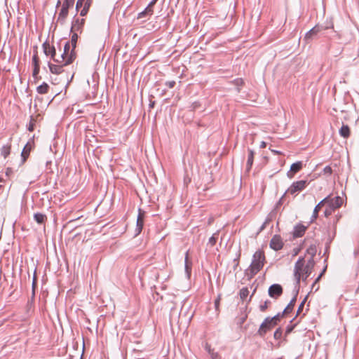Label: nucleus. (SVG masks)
I'll use <instances>...</instances> for the list:
<instances>
[{"label":"nucleus","mask_w":359,"mask_h":359,"mask_svg":"<svg viewBox=\"0 0 359 359\" xmlns=\"http://www.w3.org/2000/svg\"><path fill=\"white\" fill-rule=\"evenodd\" d=\"M234 83H235V85H236L238 86L237 91L240 92L241 91V87H242L243 86V84H244V82H243V79H236L234 81Z\"/></svg>","instance_id":"72a5a7b5"},{"label":"nucleus","mask_w":359,"mask_h":359,"mask_svg":"<svg viewBox=\"0 0 359 359\" xmlns=\"http://www.w3.org/2000/svg\"><path fill=\"white\" fill-rule=\"evenodd\" d=\"M32 149V146L30 142H27L25 144V146L24 147L22 154H21V156L22 158L23 162H25L29 157Z\"/></svg>","instance_id":"6ab92c4d"},{"label":"nucleus","mask_w":359,"mask_h":359,"mask_svg":"<svg viewBox=\"0 0 359 359\" xmlns=\"http://www.w3.org/2000/svg\"><path fill=\"white\" fill-rule=\"evenodd\" d=\"M85 24V20L84 19H75L71 27V32L72 33H81L83 27Z\"/></svg>","instance_id":"9d476101"},{"label":"nucleus","mask_w":359,"mask_h":359,"mask_svg":"<svg viewBox=\"0 0 359 359\" xmlns=\"http://www.w3.org/2000/svg\"><path fill=\"white\" fill-rule=\"evenodd\" d=\"M144 216H145V212L143 210L140 209L137 219V225H136V229H135L136 234L140 233L143 229Z\"/></svg>","instance_id":"4468645a"},{"label":"nucleus","mask_w":359,"mask_h":359,"mask_svg":"<svg viewBox=\"0 0 359 359\" xmlns=\"http://www.w3.org/2000/svg\"><path fill=\"white\" fill-rule=\"evenodd\" d=\"M1 187V185H0V188Z\"/></svg>","instance_id":"6e6d98bb"},{"label":"nucleus","mask_w":359,"mask_h":359,"mask_svg":"<svg viewBox=\"0 0 359 359\" xmlns=\"http://www.w3.org/2000/svg\"><path fill=\"white\" fill-rule=\"evenodd\" d=\"M82 6L83 7V2L77 0L76 4V10L79 11Z\"/></svg>","instance_id":"ea45409f"},{"label":"nucleus","mask_w":359,"mask_h":359,"mask_svg":"<svg viewBox=\"0 0 359 359\" xmlns=\"http://www.w3.org/2000/svg\"><path fill=\"white\" fill-rule=\"evenodd\" d=\"M11 144L4 145L1 149V155L6 158L11 153Z\"/></svg>","instance_id":"b1692460"},{"label":"nucleus","mask_w":359,"mask_h":359,"mask_svg":"<svg viewBox=\"0 0 359 359\" xmlns=\"http://www.w3.org/2000/svg\"><path fill=\"white\" fill-rule=\"evenodd\" d=\"M156 0H153L151 2H150V4L149 5H151V7L154 6V5L156 4Z\"/></svg>","instance_id":"09e8293b"},{"label":"nucleus","mask_w":359,"mask_h":359,"mask_svg":"<svg viewBox=\"0 0 359 359\" xmlns=\"http://www.w3.org/2000/svg\"><path fill=\"white\" fill-rule=\"evenodd\" d=\"M67 66L66 65H64L63 62L61 63H48V67L50 69V72L56 75H59L62 74L64 72V67Z\"/></svg>","instance_id":"f8f14e48"},{"label":"nucleus","mask_w":359,"mask_h":359,"mask_svg":"<svg viewBox=\"0 0 359 359\" xmlns=\"http://www.w3.org/2000/svg\"><path fill=\"white\" fill-rule=\"evenodd\" d=\"M75 0H64L62 8L58 13L57 21L60 24H64L68 16L69 8H72L74 4Z\"/></svg>","instance_id":"39448f33"},{"label":"nucleus","mask_w":359,"mask_h":359,"mask_svg":"<svg viewBox=\"0 0 359 359\" xmlns=\"http://www.w3.org/2000/svg\"><path fill=\"white\" fill-rule=\"evenodd\" d=\"M36 284V276L34 275V278H33V283H32V287H33V288H34V287H35Z\"/></svg>","instance_id":"c03bdc74"},{"label":"nucleus","mask_w":359,"mask_h":359,"mask_svg":"<svg viewBox=\"0 0 359 359\" xmlns=\"http://www.w3.org/2000/svg\"><path fill=\"white\" fill-rule=\"evenodd\" d=\"M321 30L322 28L319 25H316L311 30L306 32L304 36V40L308 41L313 39Z\"/></svg>","instance_id":"dca6fc26"},{"label":"nucleus","mask_w":359,"mask_h":359,"mask_svg":"<svg viewBox=\"0 0 359 359\" xmlns=\"http://www.w3.org/2000/svg\"><path fill=\"white\" fill-rule=\"evenodd\" d=\"M339 134L344 138L349 137V136L351 135V130H350V128L348 127V126L343 125L339 130Z\"/></svg>","instance_id":"412c9836"},{"label":"nucleus","mask_w":359,"mask_h":359,"mask_svg":"<svg viewBox=\"0 0 359 359\" xmlns=\"http://www.w3.org/2000/svg\"><path fill=\"white\" fill-rule=\"evenodd\" d=\"M250 291L248 287H243L239 292L240 298L244 301L249 295Z\"/></svg>","instance_id":"cd10ccee"},{"label":"nucleus","mask_w":359,"mask_h":359,"mask_svg":"<svg viewBox=\"0 0 359 359\" xmlns=\"http://www.w3.org/2000/svg\"><path fill=\"white\" fill-rule=\"evenodd\" d=\"M220 300H221V295L219 294L217 298L216 299V300L215 302V308H216L217 310L219 308Z\"/></svg>","instance_id":"a19ab883"},{"label":"nucleus","mask_w":359,"mask_h":359,"mask_svg":"<svg viewBox=\"0 0 359 359\" xmlns=\"http://www.w3.org/2000/svg\"><path fill=\"white\" fill-rule=\"evenodd\" d=\"M281 318V315L280 313L277 314L276 316H273V318H266L264 322L261 324L258 333L259 335L263 336L269 330L273 328L280 321V319Z\"/></svg>","instance_id":"20e7f679"},{"label":"nucleus","mask_w":359,"mask_h":359,"mask_svg":"<svg viewBox=\"0 0 359 359\" xmlns=\"http://www.w3.org/2000/svg\"><path fill=\"white\" fill-rule=\"evenodd\" d=\"M328 201L326 204L329 205L330 207L333 208L334 210L339 208L343 204V198L340 196H336L334 198H330L329 197Z\"/></svg>","instance_id":"2eb2a0df"},{"label":"nucleus","mask_w":359,"mask_h":359,"mask_svg":"<svg viewBox=\"0 0 359 359\" xmlns=\"http://www.w3.org/2000/svg\"><path fill=\"white\" fill-rule=\"evenodd\" d=\"M9 171H10V169H8L7 171H6V175L10 174Z\"/></svg>","instance_id":"864d4df0"},{"label":"nucleus","mask_w":359,"mask_h":359,"mask_svg":"<svg viewBox=\"0 0 359 359\" xmlns=\"http://www.w3.org/2000/svg\"><path fill=\"white\" fill-rule=\"evenodd\" d=\"M166 86H168L169 88H172L175 85V81H168L166 83H165Z\"/></svg>","instance_id":"79ce46f5"},{"label":"nucleus","mask_w":359,"mask_h":359,"mask_svg":"<svg viewBox=\"0 0 359 359\" xmlns=\"http://www.w3.org/2000/svg\"><path fill=\"white\" fill-rule=\"evenodd\" d=\"M332 172V168L330 166H326L324 169H323V173L325 175H331Z\"/></svg>","instance_id":"c9c22d12"},{"label":"nucleus","mask_w":359,"mask_h":359,"mask_svg":"<svg viewBox=\"0 0 359 359\" xmlns=\"http://www.w3.org/2000/svg\"><path fill=\"white\" fill-rule=\"evenodd\" d=\"M217 233H214L210 238H209V241H208V244L210 245V246H214L216 243H217Z\"/></svg>","instance_id":"7c9ffc66"},{"label":"nucleus","mask_w":359,"mask_h":359,"mask_svg":"<svg viewBox=\"0 0 359 359\" xmlns=\"http://www.w3.org/2000/svg\"><path fill=\"white\" fill-rule=\"evenodd\" d=\"M49 86L48 83H46V82H43L42 84H41L40 86H39L37 88H36V91L39 94H46L48 93L49 91Z\"/></svg>","instance_id":"4be33fe9"},{"label":"nucleus","mask_w":359,"mask_h":359,"mask_svg":"<svg viewBox=\"0 0 359 359\" xmlns=\"http://www.w3.org/2000/svg\"><path fill=\"white\" fill-rule=\"evenodd\" d=\"M55 60H62V55L57 57L55 56Z\"/></svg>","instance_id":"8fccbe9b"},{"label":"nucleus","mask_w":359,"mask_h":359,"mask_svg":"<svg viewBox=\"0 0 359 359\" xmlns=\"http://www.w3.org/2000/svg\"><path fill=\"white\" fill-rule=\"evenodd\" d=\"M4 181L3 178L0 177V182H2Z\"/></svg>","instance_id":"5fc2aeb1"},{"label":"nucleus","mask_w":359,"mask_h":359,"mask_svg":"<svg viewBox=\"0 0 359 359\" xmlns=\"http://www.w3.org/2000/svg\"><path fill=\"white\" fill-rule=\"evenodd\" d=\"M328 201V198H325L323 200H322L314 208L313 215H312V220H315L317 219L318 212L321 210L322 207L326 204L327 201Z\"/></svg>","instance_id":"a211bd4d"},{"label":"nucleus","mask_w":359,"mask_h":359,"mask_svg":"<svg viewBox=\"0 0 359 359\" xmlns=\"http://www.w3.org/2000/svg\"><path fill=\"white\" fill-rule=\"evenodd\" d=\"M144 13H147L149 15H151L153 14V7H151V5H148V6L144 9Z\"/></svg>","instance_id":"e433bc0d"},{"label":"nucleus","mask_w":359,"mask_h":359,"mask_svg":"<svg viewBox=\"0 0 359 359\" xmlns=\"http://www.w3.org/2000/svg\"><path fill=\"white\" fill-rule=\"evenodd\" d=\"M266 147V143L265 142H262L261 144H260V147L261 148H265Z\"/></svg>","instance_id":"de8ad7c7"},{"label":"nucleus","mask_w":359,"mask_h":359,"mask_svg":"<svg viewBox=\"0 0 359 359\" xmlns=\"http://www.w3.org/2000/svg\"><path fill=\"white\" fill-rule=\"evenodd\" d=\"M93 4V0H86L83 2V7L80 11V15L81 16H86L90 9V7Z\"/></svg>","instance_id":"aec40b11"},{"label":"nucleus","mask_w":359,"mask_h":359,"mask_svg":"<svg viewBox=\"0 0 359 359\" xmlns=\"http://www.w3.org/2000/svg\"><path fill=\"white\" fill-rule=\"evenodd\" d=\"M43 49L46 55L50 56L51 59L55 62L56 51L54 46H50L49 43L45 42L43 43Z\"/></svg>","instance_id":"9b49d317"},{"label":"nucleus","mask_w":359,"mask_h":359,"mask_svg":"<svg viewBox=\"0 0 359 359\" xmlns=\"http://www.w3.org/2000/svg\"><path fill=\"white\" fill-rule=\"evenodd\" d=\"M308 185L307 180H299L292 183L287 189L285 194L296 196L298 193L303 191Z\"/></svg>","instance_id":"423d86ee"},{"label":"nucleus","mask_w":359,"mask_h":359,"mask_svg":"<svg viewBox=\"0 0 359 359\" xmlns=\"http://www.w3.org/2000/svg\"><path fill=\"white\" fill-rule=\"evenodd\" d=\"M303 167V163L302 161H297L294 163H292L290 166V170L287 173V176L292 179L294 176V175L300 171Z\"/></svg>","instance_id":"ddd939ff"},{"label":"nucleus","mask_w":359,"mask_h":359,"mask_svg":"<svg viewBox=\"0 0 359 359\" xmlns=\"http://www.w3.org/2000/svg\"><path fill=\"white\" fill-rule=\"evenodd\" d=\"M32 65H33L32 76L35 79L39 80L40 79L39 77V71H40V59L39 57L37 50L34 51V53L32 57Z\"/></svg>","instance_id":"0eeeda50"},{"label":"nucleus","mask_w":359,"mask_h":359,"mask_svg":"<svg viewBox=\"0 0 359 359\" xmlns=\"http://www.w3.org/2000/svg\"><path fill=\"white\" fill-rule=\"evenodd\" d=\"M276 336H278V332L277 331L274 333V337H276Z\"/></svg>","instance_id":"3c124183"},{"label":"nucleus","mask_w":359,"mask_h":359,"mask_svg":"<svg viewBox=\"0 0 359 359\" xmlns=\"http://www.w3.org/2000/svg\"><path fill=\"white\" fill-rule=\"evenodd\" d=\"M271 151H272V153H273L275 154H278V155L282 154V153L280 151H277V150L272 149Z\"/></svg>","instance_id":"49530a36"},{"label":"nucleus","mask_w":359,"mask_h":359,"mask_svg":"<svg viewBox=\"0 0 359 359\" xmlns=\"http://www.w3.org/2000/svg\"><path fill=\"white\" fill-rule=\"evenodd\" d=\"M283 294V287L279 284H273L269 288V295L272 297L277 299Z\"/></svg>","instance_id":"1a4fd4ad"},{"label":"nucleus","mask_w":359,"mask_h":359,"mask_svg":"<svg viewBox=\"0 0 359 359\" xmlns=\"http://www.w3.org/2000/svg\"><path fill=\"white\" fill-rule=\"evenodd\" d=\"M266 262L264 252L262 250H257L253 255L250 264V271L253 274L257 273L264 266Z\"/></svg>","instance_id":"f03ea898"},{"label":"nucleus","mask_w":359,"mask_h":359,"mask_svg":"<svg viewBox=\"0 0 359 359\" xmlns=\"http://www.w3.org/2000/svg\"><path fill=\"white\" fill-rule=\"evenodd\" d=\"M146 15H149L147 13H144V11H143L142 12H140L138 15H137V18L138 19H141L144 17H145Z\"/></svg>","instance_id":"37998d69"},{"label":"nucleus","mask_w":359,"mask_h":359,"mask_svg":"<svg viewBox=\"0 0 359 359\" xmlns=\"http://www.w3.org/2000/svg\"><path fill=\"white\" fill-rule=\"evenodd\" d=\"M9 171H10V169H8L7 171H6V175L10 174Z\"/></svg>","instance_id":"603ef678"},{"label":"nucleus","mask_w":359,"mask_h":359,"mask_svg":"<svg viewBox=\"0 0 359 359\" xmlns=\"http://www.w3.org/2000/svg\"><path fill=\"white\" fill-rule=\"evenodd\" d=\"M315 266V262L312 257H299L294 264V277L297 284L299 285L300 281L306 282L308 277L312 273Z\"/></svg>","instance_id":"f257e3e1"},{"label":"nucleus","mask_w":359,"mask_h":359,"mask_svg":"<svg viewBox=\"0 0 359 359\" xmlns=\"http://www.w3.org/2000/svg\"><path fill=\"white\" fill-rule=\"evenodd\" d=\"M334 210H335L333 208H332L329 205H327V208L325 209V212H324L325 213V216L327 217H329L330 215H332V213Z\"/></svg>","instance_id":"f704fd0d"},{"label":"nucleus","mask_w":359,"mask_h":359,"mask_svg":"<svg viewBox=\"0 0 359 359\" xmlns=\"http://www.w3.org/2000/svg\"><path fill=\"white\" fill-rule=\"evenodd\" d=\"M305 301H306V299L299 306V308L297 310V315L299 314L302 311L304 306Z\"/></svg>","instance_id":"58836bf2"},{"label":"nucleus","mask_w":359,"mask_h":359,"mask_svg":"<svg viewBox=\"0 0 359 359\" xmlns=\"http://www.w3.org/2000/svg\"><path fill=\"white\" fill-rule=\"evenodd\" d=\"M254 155V151L252 150H249V154L247 161V165L249 168H250L253 164Z\"/></svg>","instance_id":"c85d7f7f"},{"label":"nucleus","mask_w":359,"mask_h":359,"mask_svg":"<svg viewBox=\"0 0 359 359\" xmlns=\"http://www.w3.org/2000/svg\"><path fill=\"white\" fill-rule=\"evenodd\" d=\"M295 302H296V297H294L291 301L289 303V304L286 306V308L285 309L284 311H283V314H287V313H290L293 308H294V306L295 304Z\"/></svg>","instance_id":"393cba45"},{"label":"nucleus","mask_w":359,"mask_h":359,"mask_svg":"<svg viewBox=\"0 0 359 359\" xmlns=\"http://www.w3.org/2000/svg\"><path fill=\"white\" fill-rule=\"evenodd\" d=\"M36 121V119L33 116H31L30 121H29V125L27 127V129L29 131L32 132L34 130Z\"/></svg>","instance_id":"c756f323"},{"label":"nucleus","mask_w":359,"mask_h":359,"mask_svg":"<svg viewBox=\"0 0 359 359\" xmlns=\"http://www.w3.org/2000/svg\"><path fill=\"white\" fill-rule=\"evenodd\" d=\"M188 259H189V252H187L186 256H185V269H186L187 272L188 273H189L191 271V266L189 264Z\"/></svg>","instance_id":"473e14b6"},{"label":"nucleus","mask_w":359,"mask_h":359,"mask_svg":"<svg viewBox=\"0 0 359 359\" xmlns=\"http://www.w3.org/2000/svg\"><path fill=\"white\" fill-rule=\"evenodd\" d=\"M306 230V227L302 224H298L294 227L293 237L299 238L303 236Z\"/></svg>","instance_id":"f3484780"},{"label":"nucleus","mask_w":359,"mask_h":359,"mask_svg":"<svg viewBox=\"0 0 359 359\" xmlns=\"http://www.w3.org/2000/svg\"><path fill=\"white\" fill-rule=\"evenodd\" d=\"M78 34L77 33H72V37H71V41L69 42L70 43V46L72 48V49H74L75 50L76 47V43H77V40H78Z\"/></svg>","instance_id":"bb28decb"},{"label":"nucleus","mask_w":359,"mask_h":359,"mask_svg":"<svg viewBox=\"0 0 359 359\" xmlns=\"http://www.w3.org/2000/svg\"><path fill=\"white\" fill-rule=\"evenodd\" d=\"M270 248L276 251L280 250L283 247V241L280 236L274 235L270 241Z\"/></svg>","instance_id":"6e6552de"},{"label":"nucleus","mask_w":359,"mask_h":359,"mask_svg":"<svg viewBox=\"0 0 359 359\" xmlns=\"http://www.w3.org/2000/svg\"><path fill=\"white\" fill-rule=\"evenodd\" d=\"M34 217L38 224H43L47 219L46 215L41 213L34 214Z\"/></svg>","instance_id":"5701e85b"},{"label":"nucleus","mask_w":359,"mask_h":359,"mask_svg":"<svg viewBox=\"0 0 359 359\" xmlns=\"http://www.w3.org/2000/svg\"><path fill=\"white\" fill-rule=\"evenodd\" d=\"M323 273L320 274L318 276V277L316 279L314 283L313 284V287H314L315 284L320 279L321 276H322Z\"/></svg>","instance_id":"a18cd8bd"},{"label":"nucleus","mask_w":359,"mask_h":359,"mask_svg":"<svg viewBox=\"0 0 359 359\" xmlns=\"http://www.w3.org/2000/svg\"><path fill=\"white\" fill-rule=\"evenodd\" d=\"M271 305V301L266 300L264 302V303L259 306V309L262 312H264L266 311V309L269 308V306Z\"/></svg>","instance_id":"2f4dec72"},{"label":"nucleus","mask_w":359,"mask_h":359,"mask_svg":"<svg viewBox=\"0 0 359 359\" xmlns=\"http://www.w3.org/2000/svg\"><path fill=\"white\" fill-rule=\"evenodd\" d=\"M76 58L75 50L72 49L70 43L67 42L64 46V52L62 54V60H55V63L63 62L67 66L72 64Z\"/></svg>","instance_id":"7ed1b4c3"},{"label":"nucleus","mask_w":359,"mask_h":359,"mask_svg":"<svg viewBox=\"0 0 359 359\" xmlns=\"http://www.w3.org/2000/svg\"><path fill=\"white\" fill-rule=\"evenodd\" d=\"M209 353L211 355V357L212 359H221L220 355L217 353H215L213 351H211L210 349L208 350Z\"/></svg>","instance_id":"4c0bfd02"},{"label":"nucleus","mask_w":359,"mask_h":359,"mask_svg":"<svg viewBox=\"0 0 359 359\" xmlns=\"http://www.w3.org/2000/svg\"><path fill=\"white\" fill-rule=\"evenodd\" d=\"M317 252L316 246V245H311L307 249H306V254L310 255L309 257H312L313 259V257L316 255Z\"/></svg>","instance_id":"a878e982"}]
</instances>
